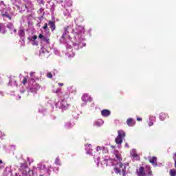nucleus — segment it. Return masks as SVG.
I'll return each mask as SVG.
<instances>
[{
    "instance_id": "1",
    "label": "nucleus",
    "mask_w": 176,
    "mask_h": 176,
    "mask_svg": "<svg viewBox=\"0 0 176 176\" xmlns=\"http://www.w3.org/2000/svg\"><path fill=\"white\" fill-rule=\"evenodd\" d=\"M118 135L116 138V144H120L123 142V138L126 137V133L123 131H118Z\"/></svg>"
},
{
    "instance_id": "2",
    "label": "nucleus",
    "mask_w": 176,
    "mask_h": 176,
    "mask_svg": "<svg viewBox=\"0 0 176 176\" xmlns=\"http://www.w3.org/2000/svg\"><path fill=\"white\" fill-rule=\"evenodd\" d=\"M85 32V29L82 26H78L75 30H73V34H75V38L76 36L79 38H82V34Z\"/></svg>"
},
{
    "instance_id": "3",
    "label": "nucleus",
    "mask_w": 176,
    "mask_h": 176,
    "mask_svg": "<svg viewBox=\"0 0 176 176\" xmlns=\"http://www.w3.org/2000/svg\"><path fill=\"white\" fill-rule=\"evenodd\" d=\"M69 28V26H67V27L65 28V32H64L63 36L60 38V42L62 43H67V41H65V35H67V34H68Z\"/></svg>"
},
{
    "instance_id": "4",
    "label": "nucleus",
    "mask_w": 176,
    "mask_h": 176,
    "mask_svg": "<svg viewBox=\"0 0 176 176\" xmlns=\"http://www.w3.org/2000/svg\"><path fill=\"white\" fill-rule=\"evenodd\" d=\"M114 156L116 158H112V160H116V162H117V163H119L122 161V158L120 157V153H119V151H115Z\"/></svg>"
},
{
    "instance_id": "5",
    "label": "nucleus",
    "mask_w": 176,
    "mask_h": 176,
    "mask_svg": "<svg viewBox=\"0 0 176 176\" xmlns=\"http://www.w3.org/2000/svg\"><path fill=\"white\" fill-rule=\"evenodd\" d=\"M91 100H93V98H91V96H89L87 94H84L82 97V100L84 101V102L91 101Z\"/></svg>"
},
{
    "instance_id": "6",
    "label": "nucleus",
    "mask_w": 176,
    "mask_h": 176,
    "mask_svg": "<svg viewBox=\"0 0 176 176\" xmlns=\"http://www.w3.org/2000/svg\"><path fill=\"white\" fill-rule=\"evenodd\" d=\"M137 174L138 176H146V173H145L144 167H140L139 169H138Z\"/></svg>"
},
{
    "instance_id": "7",
    "label": "nucleus",
    "mask_w": 176,
    "mask_h": 176,
    "mask_svg": "<svg viewBox=\"0 0 176 176\" xmlns=\"http://www.w3.org/2000/svg\"><path fill=\"white\" fill-rule=\"evenodd\" d=\"M60 107L62 108V109H64V108H68L69 105L67 103V100H63L59 102Z\"/></svg>"
},
{
    "instance_id": "8",
    "label": "nucleus",
    "mask_w": 176,
    "mask_h": 176,
    "mask_svg": "<svg viewBox=\"0 0 176 176\" xmlns=\"http://www.w3.org/2000/svg\"><path fill=\"white\" fill-rule=\"evenodd\" d=\"M38 38L40 39H42V41H43L44 42H46V43H47V45H49V43H50V39L48 37H46L42 34H39Z\"/></svg>"
},
{
    "instance_id": "9",
    "label": "nucleus",
    "mask_w": 176,
    "mask_h": 176,
    "mask_svg": "<svg viewBox=\"0 0 176 176\" xmlns=\"http://www.w3.org/2000/svg\"><path fill=\"white\" fill-rule=\"evenodd\" d=\"M9 85L13 87H17V82L16 81V79L11 78L10 79Z\"/></svg>"
},
{
    "instance_id": "10",
    "label": "nucleus",
    "mask_w": 176,
    "mask_h": 176,
    "mask_svg": "<svg viewBox=\"0 0 176 176\" xmlns=\"http://www.w3.org/2000/svg\"><path fill=\"white\" fill-rule=\"evenodd\" d=\"M149 162L151 163L153 166H157V158L156 157H152L149 158Z\"/></svg>"
},
{
    "instance_id": "11",
    "label": "nucleus",
    "mask_w": 176,
    "mask_h": 176,
    "mask_svg": "<svg viewBox=\"0 0 176 176\" xmlns=\"http://www.w3.org/2000/svg\"><path fill=\"white\" fill-rule=\"evenodd\" d=\"M101 115L102 116L107 118V116H109L111 115V111L107 109L102 110L101 111Z\"/></svg>"
},
{
    "instance_id": "12",
    "label": "nucleus",
    "mask_w": 176,
    "mask_h": 176,
    "mask_svg": "<svg viewBox=\"0 0 176 176\" xmlns=\"http://www.w3.org/2000/svg\"><path fill=\"white\" fill-rule=\"evenodd\" d=\"M48 25L50 26L52 31H54V30H56V23L54 21H50L49 23H48Z\"/></svg>"
},
{
    "instance_id": "13",
    "label": "nucleus",
    "mask_w": 176,
    "mask_h": 176,
    "mask_svg": "<svg viewBox=\"0 0 176 176\" xmlns=\"http://www.w3.org/2000/svg\"><path fill=\"white\" fill-rule=\"evenodd\" d=\"M7 28H9L10 30H12L13 32L16 33V29H14V26H13V24L12 23H8L7 25Z\"/></svg>"
},
{
    "instance_id": "14",
    "label": "nucleus",
    "mask_w": 176,
    "mask_h": 176,
    "mask_svg": "<svg viewBox=\"0 0 176 176\" xmlns=\"http://www.w3.org/2000/svg\"><path fill=\"white\" fill-rule=\"evenodd\" d=\"M38 38V36H34L33 37H32L31 41H32V45H38V43L35 41L36 39Z\"/></svg>"
},
{
    "instance_id": "15",
    "label": "nucleus",
    "mask_w": 176,
    "mask_h": 176,
    "mask_svg": "<svg viewBox=\"0 0 176 176\" xmlns=\"http://www.w3.org/2000/svg\"><path fill=\"white\" fill-rule=\"evenodd\" d=\"M25 8L28 10H31V9H32V3H28L25 4Z\"/></svg>"
},
{
    "instance_id": "16",
    "label": "nucleus",
    "mask_w": 176,
    "mask_h": 176,
    "mask_svg": "<svg viewBox=\"0 0 176 176\" xmlns=\"http://www.w3.org/2000/svg\"><path fill=\"white\" fill-rule=\"evenodd\" d=\"M19 35L20 38H24V36L25 35L24 30H19Z\"/></svg>"
},
{
    "instance_id": "17",
    "label": "nucleus",
    "mask_w": 176,
    "mask_h": 176,
    "mask_svg": "<svg viewBox=\"0 0 176 176\" xmlns=\"http://www.w3.org/2000/svg\"><path fill=\"white\" fill-rule=\"evenodd\" d=\"M2 16H3V17H7V19H9V20H12V16H10V15H9V14H8V12L3 13V14H2Z\"/></svg>"
},
{
    "instance_id": "18",
    "label": "nucleus",
    "mask_w": 176,
    "mask_h": 176,
    "mask_svg": "<svg viewBox=\"0 0 176 176\" xmlns=\"http://www.w3.org/2000/svg\"><path fill=\"white\" fill-rule=\"evenodd\" d=\"M126 124H128V126H133V119L129 118L126 121Z\"/></svg>"
},
{
    "instance_id": "19",
    "label": "nucleus",
    "mask_w": 176,
    "mask_h": 176,
    "mask_svg": "<svg viewBox=\"0 0 176 176\" xmlns=\"http://www.w3.org/2000/svg\"><path fill=\"white\" fill-rule=\"evenodd\" d=\"M170 176H175L176 175V170L175 169H171L170 170Z\"/></svg>"
},
{
    "instance_id": "20",
    "label": "nucleus",
    "mask_w": 176,
    "mask_h": 176,
    "mask_svg": "<svg viewBox=\"0 0 176 176\" xmlns=\"http://www.w3.org/2000/svg\"><path fill=\"white\" fill-rule=\"evenodd\" d=\"M120 170L121 169L118 167L114 168V171H115L116 174H119V173H120Z\"/></svg>"
},
{
    "instance_id": "21",
    "label": "nucleus",
    "mask_w": 176,
    "mask_h": 176,
    "mask_svg": "<svg viewBox=\"0 0 176 176\" xmlns=\"http://www.w3.org/2000/svg\"><path fill=\"white\" fill-rule=\"evenodd\" d=\"M55 164H57V166H60V159H58V157H57L55 160Z\"/></svg>"
},
{
    "instance_id": "22",
    "label": "nucleus",
    "mask_w": 176,
    "mask_h": 176,
    "mask_svg": "<svg viewBox=\"0 0 176 176\" xmlns=\"http://www.w3.org/2000/svg\"><path fill=\"white\" fill-rule=\"evenodd\" d=\"M94 124H95V126L100 127V126H101V122H100L99 121H96V122H95Z\"/></svg>"
},
{
    "instance_id": "23",
    "label": "nucleus",
    "mask_w": 176,
    "mask_h": 176,
    "mask_svg": "<svg viewBox=\"0 0 176 176\" xmlns=\"http://www.w3.org/2000/svg\"><path fill=\"white\" fill-rule=\"evenodd\" d=\"M66 127H67V129H69L70 127H72V124L71 122H67V123L66 124Z\"/></svg>"
},
{
    "instance_id": "24",
    "label": "nucleus",
    "mask_w": 176,
    "mask_h": 176,
    "mask_svg": "<svg viewBox=\"0 0 176 176\" xmlns=\"http://www.w3.org/2000/svg\"><path fill=\"white\" fill-rule=\"evenodd\" d=\"M119 166L120 168H122V171H124V168H126V166L122 164H120Z\"/></svg>"
},
{
    "instance_id": "25",
    "label": "nucleus",
    "mask_w": 176,
    "mask_h": 176,
    "mask_svg": "<svg viewBox=\"0 0 176 176\" xmlns=\"http://www.w3.org/2000/svg\"><path fill=\"white\" fill-rule=\"evenodd\" d=\"M101 149H104V147L98 146L96 148L97 152H100V151H101Z\"/></svg>"
},
{
    "instance_id": "26",
    "label": "nucleus",
    "mask_w": 176,
    "mask_h": 176,
    "mask_svg": "<svg viewBox=\"0 0 176 176\" xmlns=\"http://www.w3.org/2000/svg\"><path fill=\"white\" fill-rule=\"evenodd\" d=\"M47 78H53V75L52 74V73H48L47 75Z\"/></svg>"
},
{
    "instance_id": "27",
    "label": "nucleus",
    "mask_w": 176,
    "mask_h": 176,
    "mask_svg": "<svg viewBox=\"0 0 176 176\" xmlns=\"http://www.w3.org/2000/svg\"><path fill=\"white\" fill-rule=\"evenodd\" d=\"M22 83L23 85H25V83H27V78H24Z\"/></svg>"
},
{
    "instance_id": "28",
    "label": "nucleus",
    "mask_w": 176,
    "mask_h": 176,
    "mask_svg": "<svg viewBox=\"0 0 176 176\" xmlns=\"http://www.w3.org/2000/svg\"><path fill=\"white\" fill-rule=\"evenodd\" d=\"M44 30H47V23H45V25L43 26Z\"/></svg>"
},
{
    "instance_id": "29",
    "label": "nucleus",
    "mask_w": 176,
    "mask_h": 176,
    "mask_svg": "<svg viewBox=\"0 0 176 176\" xmlns=\"http://www.w3.org/2000/svg\"><path fill=\"white\" fill-rule=\"evenodd\" d=\"M148 126H153V122H148Z\"/></svg>"
},
{
    "instance_id": "30",
    "label": "nucleus",
    "mask_w": 176,
    "mask_h": 176,
    "mask_svg": "<svg viewBox=\"0 0 176 176\" xmlns=\"http://www.w3.org/2000/svg\"><path fill=\"white\" fill-rule=\"evenodd\" d=\"M132 156H133V157H137V154L136 153H133V154H132Z\"/></svg>"
},
{
    "instance_id": "31",
    "label": "nucleus",
    "mask_w": 176,
    "mask_h": 176,
    "mask_svg": "<svg viewBox=\"0 0 176 176\" xmlns=\"http://www.w3.org/2000/svg\"><path fill=\"white\" fill-rule=\"evenodd\" d=\"M34 74H35V72H32V73H30V76H34Z\"/></svg>"
},
{
    "instance_id": "32",
    "label": "nucleus",
    "mask_w": 176,
    "mask_h": 176,
    "mask_svg": "<svg viewBox=\"0 0 176 176\" xmlns=\"http://www.w3.org/2000/svg\"><path fill=\"white\" fill-rule=\"evenodd\" d=\"M45 171L48 173V175H50V173H49V169H45Z\"/></svg>"
},
{
    "instance_id": "33",
    "label": "nucleus",
    "mask_w": 176,
    "mask_h": 176,
    "mask_svg": "<svg viewBox=\"0 0 176 176\" xmlns=\"http://www.w3.org/2000/svg\"><path fill=\"white\" fill-rule=\"evenodd\" d=\"M58 85L59 86H64V84L63 83H58Z\"/></svg>"
},
{
    "instance_id": "34",
    "label": "nucleus",
    "mask_w": 176,
    "mask_h": 176,
    "mask_svg": "<svg viewBox=\"0 0 176 176\" xmlns=\"http://www.w3.org/2000/svg\"><path fill=\"white\" fill-rule=\"evenodd\" d=\"M18 3H20V0H15Z\"/></svg>"
},
{
    "instance_id": "35",
    "label": "nucleus",
    "mask_w": 176,
    "mask_h": 176,
    "mask_svg": "<svg viewBox=\"0 0 176 176\" xmlns=\"http://www.w3.org/2000/svg\"><path fill=\"white\" fill-rule=\"evenodd\" d=\"M58 91H60V89L56 90V93H58Z\"/></svg>"
},
{
    "instance_id": "36",
    "label": "nucleus",
    "mask_w": 176,
    "mask_h": 176,
    "mask_svg": "<svg viewBox=\"0 0 176 176\" xmlns=\"http://www.w3.org/2000/svg\"><path fill=\"white\" fill-rule=\"evenodd\" d=\"M2 160H0V164H2Z\"/></svg>"
},
{
    "instance_id": "37",
    "label": "nucleus",
    "mask_w": 176,
    "mask_h": 176,
    "mask_svg": "<svg viewBox=\"0 0 176 176\" xmlns=\"http://www.w3.org/2000/svg\"><path fill=\"white\" fill-rule=\"evenodd\" d=\"M138 120H142V118H138Z\"/></svg>"
},
{
    "instance_id": "38",
    "label": "nucleus",
    "mask_w": 176,
    "mask_h": 176,
    "mask_svg": "<svg viewBox=\"0 0 176 176\" xmlns=\"http://www.w3.org/2000/svg\"><path fill=\"white\" fill-rule=\"evenodd\" d=\"M151 170L148 171V175H151Z\"/></svg>"
},
{
    "instance_id": "39",
    "label": "nucleus",
    "mask_w": 176,
    "mask_h": 176,
    "mask_svg": "<svg viewBox=\"0 0 176 176\" xmlns=\"http://www.w3.org/2000/svg\"><path fill=\"white\" fill-rule=\"evenodd\" d=\"M125 146L129 147V144H125Z\"/></svg>"
},
{
    "instance_id": "40",
    "label": "nucleus",
    "mask_w": 176,
    "mask_h": 176,
    "mask_svg": "<svg viewBox=\"0 0 176 176\" xmlns=\"http://www.w3.org/2000/svg\"><path fill=\"white\" fill-rule=\"evenodd\" d=\"M87 153L90 154V153H91V151L87 152Z\"/></svg>"
},
{
    "instance_id": "41",
    "label": "nucleus",
    "mask_w": 176,
    "mask_h": 176,
    "mask_svg": "<svg viewBox=\"0 0 176 176\" xmlns=\"http://www.w3.org/2000/svg\"><path fill=\"white\" fill-rule=\"evenodd\" d=\"M5 10H6V9H3V12H5Z\"/></svg>"
},
{
    "instance_id": "42",
    "label": "nucleus",
    "mask_w": 176,
    "mask_h": 176,
    "mask_svg": "<svg viewBox=\"0 0 176 176\" xmlns=\"http://www.w3.org/2000/svg\"><path fill=\"white\" fill-rule=\"evenodd\" d=\"M89 146H91V144H89Z\"/></svg>"
},
{
    "instance_id": "43",
    "label": "nucleus",
    "mask_w": 176,
    "mask_h": 176,
    "mask_svg": "<svg viewBox=\"0 0 176 176\" xmlns=\"http://www.w3.org/2000/svg\"><path fill=\"white\" fill-rule=\"evenodd\" d=\"M43 167L45 168V165H43Z\"/></svg>"
},
{
    "instance_id": "44",
    "label": "nucleus",
    "mask_w": 176,
    "mask_h": 176,
    "mask_svg": "<svg viewBox=\"0 0 176 176\" xmlns=\"http://www.w3.org/2000/svg\"><path fill=\"white\" fill-rule=\"evenodd\" d=\"M39 176H43V175H40Z\"/></svg>"
}]
</instances>
